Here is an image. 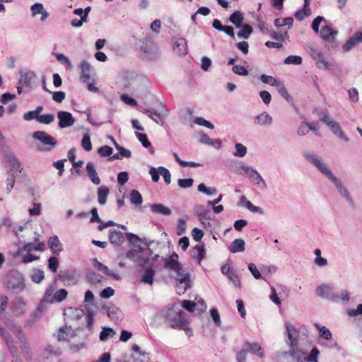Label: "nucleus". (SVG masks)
Segmentation results:
<instances>
[{"mask_svg":"<svg viewBox=\"0 0 362 362\" xmlns=\"http://www.w3.org/2000/svg\"><path fill=\"white\" fill-rule=\"evenodd\" d=\"M165 318L170 323L171 328L178 329L186 327L187 319L185 313L182 310H176L173 307L168 308Z\"/></svg>","mask_w":362,"mask_h":362,"instance_id":"f257e3e1","label":"nucleus"},{"mask_svg":"<svg viewBox=\"0 0 362 362\" xmlns=\"http://www.w3.org/2000/svg\"><path fill=\"white\" fill-rule=\"evenodd\" d=\"M308 158L312 163H313L317 168V169L322 173H323L327 178L331 180L335 184L336 187L339 189V192L341 194L344 196H348V192L341 185V181L332 175L331 170L327 167L325 163H323L314 156H309Z\"/></svg>","mask_w":362,"mask_h":362,"instance_id":"f03ea898","label":"nucleus"},{"mask_svg":"<svg viewBox=\"0 0 362 362\" xmlns=\"http://www.w3.org/2000/svg\"><path fill=\"white\" fill-rule=\"evenodd\" d=\"M33 136L35 139L39 140L46 146L44 148L45 151H51L57 144V139L43 131L34 132Z\"/></svg>","mask_w":362,"mask_h":362,"instance_id":"7ed1b4c3","label":"nucleus"},{"mask_svg":"<svg viewBox=\"0 0 362 362\" xmlns=\"http://www.w3.org/2000/svg\"><path fill=\"white\" fill-rule=\"evenodd\" d=\"M176 273L175 279L179 281L178 287L180 288L181 285H184L182 288V293L185 292L188 288L191 287V280L189 274L186 273L185 269L180 266V270H174Z\"/></svg>","mask_w":362,"mask_h":362,"instance_id":"20e7f679","label":"nucleus"},{"mask_svg":"<svg viewBox=\"0 0 362 362\" xmlns=\"http://www.w3.org/2000/svg\"><path fill=\"white\" fill-rule=\"evenodd\" d=\"M57 117L59 119V126L61 128L71 127L75 122L74 118L69 112L59 111L57 113Z\"/></svg>","mask_w":362,"mask_h":362,"instance_id":"39448f33","label":"nucleus"},{"mask_svg":"<svg viewBox=\"0 0 362 362\" xmlns=\"http://www.w3.org/2000/svg\"><path fill=\"white\" fill-rule=\"evenodd\" d=\"M6 162L11 167V170L13 171H18L21 173L23 170V167L18 158L12 153H8L4 155Z\"/></svg>","mask_w":362,"mask_h":362,"instance_id":"423d86ee","label":"nucleus"},{"mask_svg":"<svg viewBox=\"0 0 362 362\" xmlns=\"http://www.w3.org/2000/svg\"><path fill=\"white\" fill-rule=\"evenodd\" d=\"M19 344L22 354L25 359L28 361L33 358V353L29 342L25 336L19 337Z\"/></svg>","mask_w":362,"mask_h":362,"instance_id":"0eeeda50","label":"nucleus"},{"mask_svg":"<svg viewBox=\"0 0 362 362\" xmlns=\"http://www.w3.org/2000/svg\"><path fill=\"white\" fill-rule=\"evenodd\" d=\"M361 42H362V32H356L344 44L342 48L345 52H348Z\"/></svg>","mask_w":362,"mask_h":362,"instance_id":"6e6552de","label":"nucleus"},{"mask_svg":"<svg viewBox=\"0 0 362 362\" xmlns=\"http://www.w3.org/2000/svg\"><path fill=\"white\" fill-rule=\"evenodd\" d=\"M180 263L178 262V255L173 252L169 257L165 260L164 267L170 270H180Z\"/></svg>","mask_w":362,"mask_h":362,"instance_id":"1a4fd4ad","label":"nucleus"},{"mask_svg":"<svg viewBox=\"0 0 362 362\" xmlns=\"http://www.w3.org/2000/svg\"><path fill=\"white\" fill-rule=\"evenodd\" d=\"M310 0H304L303 8L300 10H298L295 13V18L297 21H302L305 17L310 16L311 9L310 8Z\"/></svg>","mask_w":362,"mask_h":362,"instance_id":"9d476101","label":"nucleus"},{"mask_svg":"<svg viewBox=\"0 0 362 362\" xmlns=\"http://www.w3.org/2000/svg\"><path fill=\"white\" fill-rule=\"evenodd\" d=\"M192 258L195 259L200 264L202 261L206 257V250L204 248V245L203 244L196 245L192 249Z\"/></svg>","mask_w":362,"mask_h":362,"instance_id":"9b49d317","label":"nucleus"},{"mask_svg":"<svg viewBox=\"0 0 362 362\" xmlns=\"http://www.w3.org/2000/svg\"><path fill=\"white\" fill-rule=\"evenodd\" d=\"M174 51L180 56H185L187 54V44L185 38H179L175 42Z\"/></svg>","mask_w":362,"mask_h":362,"instance_id":"f8f14e48","label":"nucleus"},{"mask_svg":"<svg viewBox=\"0 0 362 362\" xmlns=\"http://www.w3.org/2000/svg\"><path fill=\"white\" fill-rule=\"evenodd\" d=\"M109 239L112 244L117 245H120L124 240L123 233L114 229L109 230Z\"/></svg>","mask_w":362,"mask_h":362,"instance_id":"ddd939ff","label":"nucleus"},{"mask_svg":"<svg viewBox=\"0 0 362 362\" xmlns=\"http://www.w3.org/2000/svg\"><path fill=\"white\" fill-rule=\"evenodd\" d=\"M337 31L332 30L327 25L322 26L320 30L321 37L327 41L332 42L334 40V37L337 35Z\"/></svg>","mask_w":362,"mask_h":362,"instance_id":"4468645a","label":"nucleus"},{"mask_svg":"<svg viewBox=\"0 0 362 362\" xmlns=\"http://www.w3.org/2000/svg\"><path fill=\"white\" fill-rule=\"evenodd\" d=\"M286 330L288 333V337L290 340V345L294 346L298 343V331L295 327L290 324H286Z\"/></svg>","mask_w":362,"mask_h":362,"instance_id":"2eb2a0df","label":"nucleus"},{"mask_svg":"<svg viewBox=\"0 0 362 362\" xmlns=\"http://www.w3.org/2000/svg\"><path fill=\"white\" fill-rule=\"evenodd\" d=\"M81 79L84 83H88L90 79L91 67L90 64L83 61L81 64Z\"/></svg>","mask_w":362,"mask_h":362,"instance_id":"dca6fc26","label":"nucleus"},{"mask_svg":"<svg viewBox=\"0 0 362 362\" xmlns=\"http://www.w3.org/2000/svg\"><path fill=\"white\" fill-rule=\"evenodd\" d=\"M151 211L154 214H160L163 215H170L171 210L162 204H153L150 205Z\"/></svg>","mask_w":362,"mask_h":362,"instance_id":"f3484780","label":"nucleus"},{"mask_svg":"<svg viewBox=\"0 0 362 362\" xmlns=\"http://www.w3.org/2000/svg\"><path fill=\"white\" fill-rule=\"evenodd\" d=\"M86 171L88 177L91 180V181L95 184H100V180L98 176V174L95 170V167L93 163L88 162L86 165Z\"/></svg>","mask_w":362,"mask_h":362,"instance_id":"a211bd4d","label":"nucleus"},{"mask_svg":"<svg viewBox=\"0 0 362 362\" xmlns=\"http://www.w3.org/2000/svg\"><path fill=\"white\" fill-rule=\"evenodd\" d=\"M244 347L247 349V351H251L252 353L257 355L260 358H262L264 356V353L262 350V348L257 343H250L246 342L244 344Z\"/></svg>","mask_w":362,"mask_h":362,"instance_id":"6ab92c4d","label":"nucleus"},{"mask_svg":"<svg viewBox=\"0 0 362 362\" xmlns=\"http://www.w3.org/2000/svg\"><path fill=\"white\" fill-rule=\"evenodd\" d=\"M71 327L66 325L59 329L57 332L58 341H66L72 336Z\"/></svg>","mask_w":362,"mask_h":362,"instance_id":"aec40b11","label":"nucleus"},{"mask_svg":"<svg viewBox=\"0 0 362 362\" xmlns=\"http://www.w3.org/2000/svg\"><path fill=\"white\" fill-rule=\"evenodd\" d=\"M243 15L239 11H236L233 12L229 18V21L232 23L236 28H240L242 26L243 22Z\"/></svg>","mask_w":362,"mask_h":362,"instance_id":"412c9836","label":"nucleus"},{"mask_svg":"<svg viewBox=\"0 0 362 362\" xmlns=\"http://www.w3.org/2000/svg\"><path fill=\"white\" fill-rule=\"evenodd\" d=\"M242 170L248 177L256 181L257 184H259L260 181H263L260 175L253 168L247 166H243Z\"/></svg>","mask_w":362,"mask_h":362,"instance_id":"4be33fe9","label":"nucleus"},{"mask_svg":"<svg viewBox=\"0 0 362 362\" xmlns=\"http://www.w3.org/2000/svg\"><path fill=\"white\" fill-rule=\"evenodd\" d=\"M48 243L54 253L58 255L62 251V244L57 236L50 237Z\"/></svg>","mask_w":362,"mask_h":362,"instance_id":"5701e85b","label":"nucleus"},{"mask_svg":"<svg viewBox=\"0 0 362 362\" xmlns=\"http://www.w3.org/2000/svg\"><path fill=\"white\" fill-rule=\"evenodd\" d=\"M272 118L267 112H264L260 115H258L255 118V124L257 125H263L271 124Z\"/></svg>","mask_w":362,"mask_h":362,"instance_id":"b1692460","label":"nucleus"},{"mask_svg":"<svg viewBox=\"0 0 362 362\" xmlns=\"http://www.w3.org/2000/svg\"><path fill=\"white\" fill-rule=\"evenodd\" d=\"M45 245L43 242H40L37 244L33 243H28L23 246V250L27 252H31L35 250L43 251L45 250Z\"/></svg>","mask_w":362,"mask_h":362,"instance_id":"393cba45","label":"nucleus"},{"mask_svg":"<svg viewBox=\"0 0 362 362\" xmlns=\"http://www.w3.org/2000/svg\"><path fill=\"white\" fill-rule=\"evenodd\" d=\"M245 250V241L243 239L238 238L233 240L230 247V251L232 253L240 252Z\"/></svg>","mask_w":362,"mask_h":362,"instance_id":"a878e982","label":"nucleus"},{"mask_svg":"<svg viewBox=\"0 0 362 362\" xmlns=\"http://www.w3.org/2000/svg\"><path fill=\"white\" fill-rule=\"evenodd\" d=\"M109 189L106 186H101L98 189V203L103 205L107 202V197L109 194Z\"/></svg>","mask_w":362,"mask_h":362,"instance_id":"bb28decb","label":"nucleus"},{"mask_svg":"<svg viewBox=\"0 0 362 362\" xmlns=\"http://www.w3.org/2000/svg\"><path fill=\"white\" fill-rule=\"evenodd\" d=\"M154 276V269L153 268H148L144 271V275L142 276L141 281L143 283L151 285L153 282Z\"/></svg>","mask_w":362,"mask_h":362,"instance_id":"cd10ccee","label":"nucleus"},{"mask_svg":"<svg viewBox=\"0 0 362 362\" xmlns=\"http://www.w3.org/2000/svg\"><path fill=\"white\" fill-rule=\"evenodd\" d=\"M68 292L64 288H61L57 291L53 296L51 298L50 303L62 302L67 297Z\"/></svg>","mask_w":362,"mask_h":362,"instance_id":"c85d7f7f","label":"nucleus"},{"mask_svg":"<svg viewBox=\"0 0 362 362\" xmlns=\"http://www.w3.org/2000/svg\"><path fill=\"white\" fill-rule=\"evenodd\" d=\"M93 264L95 268H97L98 270L103 271L105 274L110 276H112L115 279H118L117 274H115L112 272H110L106 266L103 265L97 259H93Z\"/></svg>","mask_w":362,"mask_h":362,"instance_id":"c756f323","label":"nucleus"},{"mask_svg":"<svg viewBox=\"0 0 362 362\" xmlns=\"http://www.w3.org/2000/svg\"><path fill=\"white\" fill-rule=\"evenodd\" d=\"M34 76L35 75L33 72H26L21 76L19 82L23 86H30L33 82Z\"/></svg>","mask_w":362,"mask_h":362,"instance_id":"7c9ffc66","label":"nucleus"},{"mask_svg":"<svg viewBox=\"0 0 362 362\" xmlns=\"http://www.w3.org/2000/svg\"><path fill=\"white\" fill-rule=\"evenodd\" d=\"M241 27V30L238 33V36L240 38L247 39L253 31L252 26L245 24L243 25H242Z\"/></svg>","mask_w":362,"mask_h":362,"instance_id":"2f4dec72","label":"nucleus"},{"mask_svg":"<svg viewBox=\"0 0 362 362\" xmlns=\"http://www.w3.org/2000/svg\"><path fill=\"white\" fill-rule=\"evenodd\" d=\"M331 124L332 125L329 127V128L331 129V130L335 135L344 139L345 141L348 140L346 136L344 134V133L341 130L338 122H334V123H331Z\"/></svg>","mask_w":362,"mask_h":362,"instance_id":"473e14b6","label":"nucleus"},{"mask_svg":"<svg viewBox=\"0 0 362 362\" xmlns=\"http://www.w3.org/2000/svg\"><path fill=\"white\" fill-rule=\"evenodd\" d=\"M45 278L44 272L40 269H35L31 274V279L33 282L39 284Z\"/></svg>","mask_w":362,"mask_h":362,"instance_id":"72a5a7b5","label":"nucleus"},{"mask_svg":"<svg viewBox=\"0 0 362 362\" xmlns=\"http://www.w3.org/2000/svg\"><path fill=\"white\" fill-rule=\"evenodd\" d=\"M260 80L264 83H267V84H269V85H271L272 86H275V87H276V86L281 82L279 80L276 79V78H274L272 76L266 75V74L261 75Z\"/></svg>","mask_w":362,"mask_h":362,"instance_id":"f704fd0d","label":"nucleus"},{"mask_svg":"<svg viewBox=\"0 0 362 362\" xmlns=\"http://www.w3.org/2000/svg\"><path fill=\"white\" fill-rule=\"evenodd\" d=\"M130 201L132 204L136 205L141 204L143 199L141 194L139 193L138 190L134 189L131 192Z\"/></svg>","mask_w":362,"mask_h":362,"instance_id":"c9c22d12","label":"nucleus"},{"mask_svg":"<svg viewBox=\"0 0 362 362\" xmlns=\"http://www.w3.org/2000/svg\"><path fill=\"white\" fill-rule=\"evenodd\" d=\"M276 88L278 92L279 93V94H281V95L282 97H284V98L285 100H286L287 101L291 100V95H289L285 86L284 85V83L281 81L276 86Z\"/></svg>","mask_w":362,"mask_h":362,"instance_id":"e433bc0d","label":"nucleus"},{"mask_svg":"<svg viewBox=\"0 0 362 362\" xmlns=\"http://www.w3.org/2000/svg\"><path fill=\"white\" fill-rule=\"evenodd\" d=\"M138 139L145 148L151 147L150 151L151 153L154 152L153 148L151 147V142L148 141L146 134L139 133L137 134Z\"/></svg>","mask_w":362,"mask_h":362,"instance_id":"4c0bfd02","label":"nucleus"},{"mask_svg":"<svg viewBox=\"0 0 362 362\" xmlns=\"http://www.w3.org/2000/svg\"><path fill=\"white\" fill-rule=\"evenodd\" d=\"M293 22V19L292 18H276L274 21V25L276 27L279 28L284 25L291 26Z\"/></svg>","mask_w":362,"mask_h":362,"instance_id":"58836bf2","label":"nucleus"},{"mask_svg":"<svg viewBox=\"0 0 362 362\" xmlns=\"http://www.w3.org/2000/svg\"><path fill=\"white\" fill-rule=\"evenodd\" d=\"M303 62L302 57L300 56L291 55L287 57L284 59V63L286 64H296L299 65L301 64Z\"/></svg>","mask_w":362,"mask_h":362,"instance_id":"ea45409f","label":"nucleus"},{"mask_svg":"<svg viewBox=\"0 0 362 362\" xmlns=\"http://www.w3.org/2000/svg\"><path fill=\"white\" fill-rule=\"evenodd\" d=\"M235 151L233 155L236 157H244L247 153V148L242 144H236L235 146Z\"/></svg>","mask_w":362,"mask_h":362,"instance_id":"a19ab883","label":"nucleus"},{"mask_svg":"<svg viewBox=\"0 0 362 362\" xmlns=\"http://www.w3.org/2000/svg\"><path fill=\"white\" fill-rule=\"evenodd\" d=\"M115 334V332L112 328L105 327L100 333V341H106L109 336H112Z\"/></svg>","mask_w":362,"mask_h":362,"instance_id":"79ce46f5","label":"nucleus"},{"mask_svg":"<svg viewBox=\"0 0 362 362\" xmlns=\"http://www.w3.org/2000/svg\"><path fill=\"white\" fill-rule=\"evenodd\" d=\"M54 120V116L52 114L39 115L37 122L45 124H49Z\"/></svg>","mask_w":362,"mask_h":362,"instance_id":"37998d69","label":"nucleus"},{"mask_svg":"<svg viewBox=\"0 0 362 362\" xmlns=\"http://www.w3.org/2000/svg\"><path fill=\"white\" fill-rule=\"evenodd\" d=\"M158 171L160 175L163 177L166 185H169L171 181V175L170 171L164 167H159Z\"/></svg>","mask_w":362,"mask_h":362,"instance_id":"c03bdc74","label":"nucleus"},{"mask_svg":"<svg viewBox=\"0 0 362 362\" xmlns=\"http://www.w3.org/2000/svg\"><path fill=\"white\" fill-rule=\"evenodd\" d=\"M316 327L318 329L320 336L322 338L327 340H329L332 339V333L326 327H320V325H316Z\"/></svg>","mask_w":362,"mask_h":362,"instance_id":"a18cd8bd","label":"nucleus"},{"mask_svg":"<svg viewBox=\"0 0 362 362\" xmlns=\"http://www.w3.org/2000/svg\"><path fill=\"white\" fill-rule=\"evenodd\" d=\"M198 190L206 195L214 194L217 192L216 188H208L204 183H201L198 185Z\"/></svg>","mask_w":362,"mask_h":362,"instance_id":"49530a36","label":"nucleus"},{"mask_svg":"<svg viewBox=\"0 0 362 362\" xmlns=\"http://www.w3.org/2000/svg\"><path fill=\"white\" fill-rule=\"evenodd\" d=\"M316 65L320 69H328L330 66V64L326 61L325 57L322 53L321 55L315 61Z\"/></svg>","mask_w":362,"mask_h":362,"instance_id":"de8ad7c7","label":"nucleus"},{"mask_svg":"<svg viewBox=\"0 0 362 362\" xmlns=\"http://www.w3.org/2000/svg\"><path fill=\"white\" fill-rule=\"evenodd\" d=\"M81 146L86 151H90L92 149L90 138L88 134H85L83 136L81 141Z\"/></svg>","mask_w":362,"mask_h":362,"instance_id":"09e8293b","label":"nucleus"},{"mask_svg":"<svg viewBox=\"0 0 362 362\" xmlns=\"http://www.w3.org/2000/svg\"><path fill=\"white\" fill-rule=\"evenodd\" d=\"M98 153L102 157L110 156L112 153V148L109 146H103L98 148Z\"/></svg>","mask_w":362,"mask_h":362,"instance_id":"8fccbe9b","label":"nucleus"},{"mask_svg":"<svg viewBox=\"0 0 362 362\" xmlns=\"http://www.w3.org/2000/svg\"><path fill=\"white\" fill-rule=\"evenodd\" d=\"M195 123L200 126L206 127L209 129H213L214 128V126L212 123L206 120L203 117H197L194 120Z\"/></svg>","mask_w":362,"mask_h":362,"instance_id":"3c124183","label":"nucleus"},{"mask_svg":"<svg viewBox=\"0 0 362 362\" xmlns=\"http://www.w3.org/2000/svg\"><path fill=\"white\" fill-rule=\"evenodd\" d=\"M88 278L93 284H98L102 281L103 276L99 274L93 272L88 274Z\"/></svg>","mask_w":362,"mask_h":362,"instance_id":"603ef678","label":"nucleus"},{"mask_svg":"<svg viewBox=\"0 0 362 362\" xmlns=\"http://www.w3.org/2000/svg\"><path fill=\"white\" fill-rule=\"evenodd\" d=\"M8 346V349L10 350V352L11 354V356L13 358H15V361L14 362H23L20 358H19V354H18V349L17 347L13 344H11V345Z\"/></svg>","mask_w":362,"mask_h":362,"instance_id":"864d4df0","label":"nucleus"},{"mask_svg":"<svg viewBox=\"0 0 362 362\" xmlns=\"http://www.w3.org/2000/svg\"><path fill=\"white\" fill-rule=\"evenodd\" d=\"M48 262L49 269L53 272H56L59 267L58 259L55 257H49Z\"/></svg>","mask_w":362,"mask_h":362,"instance_id":"5fc2aeb1","label":"nucleus"},{"mask_svg":"<svg viewBox=\"0 0 362 362\" xmlns=\"http://www.w3.org/2000/svg\"><path fill=\"white\" fill-rule=\"evenodd\" d=\"M0 334H1V337L5 340V341L6 342L8 346L13 344V340H12L10 334L1 326H0Z\"/></svg>","mask_w":362,"mask_h":362,"instance_id":"6e6d98bb","label":"nucleus"},{"mask_svg":"<svg viewBox=\"0 0 362 362\" xmlns=\"http://www.w3.org/2000/svg\"><path fill=\"white\" fill-rule=\"evenodd\" d=\"M192 235L195 241L199 242L204 236V231L198 228H194L192 231Z\"/></svg>","mask_w":362,"mask_h":362,"instance_id":"4d7b16f0","label":"nucleus"},{"mask_svg":"<svg viewBox=\"0 0 362 362\" xmlns=\"http://www.w3.org/2000/svg\"><path fill=\"white\" fill-rule=\"evenodd\" d=\"M52 99L57 103H62L66 97V94L63 91H56L52 92Z\"/></svg>","mask_w":362,"mask_h":362,"instance_id":"13d9d810","label":"nucleus"},{"mask_svg":"<svg viewBox=\"0 0 362 362\" xmlns=\"http://www.w3.org/2000/svg\"><path fill=\"white\" fill-rule=\"evenodd\" d=\"M319 354L320 351L317 347L313 348L310 355L307 358V361L308 362H317V356Z\"/></svg>","mask_w":362,"mask_h":362,"instance_id":"bf43d9fd","label":"nucleus"},{"mask_svg":"<svg viewBox=\"0 0 362 362\" xmlns=\"http://www.w3.org/2000/svg\"><path fill=\"white\" fill-rule=\"evenodd\" d=\"M182 307L189 312L194 311L196 303L192 300H183L182 302Z\"/></svg>","mask_w":362,"mask_h":362,"instance_id":"052dcab7","label":"nucleus"},{"mask_svg":"<svg viewBox=\"0 0 362 362\" xmlns=\"http://www.w3.org/2000/svg\"><path fill=\"white\" fill-rule=\"evenodd\" d=\"M233 71L236 74L240 75V76H246L248 74V71L247 69L240 65H235L233 66Z\"/></svg>","mask_w":362,"mask_h":362,"instance_id":"680f3d73","label":"nucleus"},{"mask_svg":"<svg viewBox=\"0 0 362 362\" xmlns=\"http://www.w3.org/2000/svg\"><path fill=\"white\" fill-rule=\"evenodd\" d=\"M193 180L192 178L187 179H179L178 180V185L181 188H189L193 185Z\"/></svg>","mask_w":362,"mask_h":362,"instance_id":"e2e57ef3","label":"nucleus"},{"mask_svg":"<svg viewBox=\"0 0 362 362\" xmlns=\"http://www.w3.org/2000/svg\"><path fill=\"white\" fill-rule=\"evenodd\" d=\"M211 316L214 321L215 324L218 326L221 325V318L218 311L216 308H212L210 310Z\"/></svg>","mask_w":362,"mask_h":362,"instance_id":"0e129e2a","label":"nucleus"},{"mask_svg":"<svg viewBox=\"0 0 362 362\" xmlns=\"http://www.w3.org/2000/svg\"><path fill=\"white\" fill-rule=\"evenodd\" d=\"M248 351L247 350V349H245L244 346L243 348L242 349V350H240L238 354H237V356H236V360L238 362H245V360H246V358H247V354Z\"/></svg>","mask_w":362,"mask_h":362,"instance_id":"69168bd1","label":"nucleus"},{"mask_svg":"<svg viewBox=\"0 0 362 362\" xmlns=\"http://www.w3.org/2000/svg\"><path fill=\"white\" fill-rule=\"evenodd\" d=\"M62 279L64 281L75 284L76 283V279L75 278L74 275L69 272H66L62 276Z\"/></svg>","mask_w":362,"mask_h":362,"instance_id":"338daca9","label":"nucleus"},{"mask_svg":"<svg viewBox=\"0 0 362 362\" xmlns=\"http://www.w3.org/2000/svg\"><path fill=\"white\" fill-rule=\"evenodd\" d=\"M248 269L256 279H259L261 278V274L255 264L250 263L248 264Z\"/></svg>","mask_w":362,"mask_h":362,"instance_id":"774afa93","label":"nucleus"}]
</instances>
